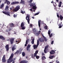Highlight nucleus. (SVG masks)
<instances>
[{"instance_id": "nucleus-34", "label": "nucleus", "mask_w": 63, "mask_h": 63, "mask_svg": "<svg viewBox=\"0 0 63 63\" xmlns=\"http://www.w3.org/2000/svg\"><path fill=\"white\" fill-rule=\"evenodd\" d=\"M62 24V22H59V23L58 24V25H61V24Z\"/></svg>"}, {"instance_id": "nucleus-4", "label": "nucleus", "mask_w": 63, "mask_h": 63, "mask_svg": "<svg viewBox=\"0 0 63 63\" xmlns=\"http://www.w3.org/2000/svg\"><path fill=\"white\" fill-rule=\"evenodd\" d=\"M29 17H30V15H27V16L26 17V19L27 20L29 24L30 23V20Z\"/></svg>"}, {"instance_id": "nucleus-58", "label": "nucleus", "mask_w": 63, "mask_h": 63, "mask_svg": "<svg viewBox=\"0 0 63 63\" xmlns=\"http://www.w3.org/2000/svg\"><path fill=\"white\" fill-rule=\"evenodd\" d=\"M62 27V26H60L59 27V28H61Z\"/></svg>"}, {"instance_id": "nucleus-24", "label": "nucleus", "mask_w": 63, "mask_h": 63, "mask_svg": "<svg viewBox=\"0 0 63 63\" xmlns=\"http://www.w3.org/2000/svg\"><path fill=\"white\" fill-rule=\"evenodd\" d=\"M38 53V50H36L35 52V53H34V55H37V54Z\"/></svg>"}, {"instance_id": "nucleus-29", "label": "nucleus", "mask_w": 63, "mask_h": 63, "mask_svg": "<svg viewBox=\"0 0 63 63\" xmlns=\"http://www.w3.org/2000/svg\"><path fill=\"white\" fill-rule=\"evenodd\" d=\"M49 47V46L48 45H47L46 46H45V49H47V48L48 47Z\"/></svg>"}, {"instance_id": "nucleus-36", "label": "nucleus", "mask_w": 63, "mask_h": 63, "mask_svg": "<svg viewBox=\"0 0 63 63\" xmlns=\"http://www.w3.org/2000/svg\"><path fill=\"white\" fill-rule=\"evenodd\" d=\"M11 5H15V4H16L15 3V2H13L11 3Z\"/></svg>"}, {"instance_id": "nucleus-23", "label": "nucleus", "mask_w": 63, "mask_h": 63, "mask_svg": "<svg viewBox=\"0 0 63 63\" xmlns=\"http://www.w3.org/2000/svg\"><path fill=\"white\" fill-rule=\"evenodd\" d=\"M60 18L61 21H62V20H63V17L62 16V15H60Z\"/></svg>"}, {"instance_id": "nucleus-17", "label": "nucleus", "mask_w": 63, "mask_h": 63, "mask_svg": "<svg viewBox=\"0 0 63 63\" xmlns=\"http://www.w3.org/2000/svg\"><path fill=\"white\" fill-rule=\"evenodd\" d=\"M55 57V56H54V55H51L49 57V58H50V59H53V58H54Z\"/></svg>"}, {"instance_id": "nucleus-56", "label": "nucleus", "mask_w": 63, "mask_h": 63, "mask_svg": "<svg viewBox=\"0 0 63 63\" xmlns=\"http://www.w3.org/2000/svg\"><path fill=\"white\" fill-rule=\"evenodd\" d=\"M8 35H10V32H8Z\"/></svg>"}, {"instance_id": "nucleus-45", "label": "nucleus", "mask_w": 63, "mask_h": 63, "mask_svg": "<svg viewBox=\"0 0 63 63\" xmlns=\"http://www.w3.org/2000/svg\"><path fill=\"white\" fill-rule=\"evenodd\" d=\"M13 9H14V7H13V6H12V7H11L10 8V10H13Z\"/></svg>"}, {"instance_id": "nucleus-14", "label": "nucleus", "mask_w": 63, "mask_h": 63, "mask_svg": "<svg viewBox=\"0 0 63 63\" xmlns=\"http://www.w3.org/2000/svg\"><path fill=\"white\" fill-rule=\"evenodd\" d=\"M39 40L40 42H44V41H45V40H44L43 38L39 39Z\"/></svg>"}, {"instance_id": "nucleus-33", "label": "nucleus", "mask_w": 63, "mask_h": 63, "mask_svg": "<svg viewBox=\"0 0 63 63\" xmlns=\"http://www.w3.org/2000/svg\"><path fill=\"white\" fill-rule=\"evenodd\" d=\"M34 57H35V56H36L37 59H39V58H40V57L38 56L34 55Z\"/></svg>"}, {"instance_id": "nucleus-41", "label": "nucleus", "mask_w": 63, "mask_h": 63, "mask_svg": "<svg viewBox=\"0 0 63 63\" xmlns=\"http://www.w3.org/2000/svg\"><path fill=\"white\" fill-rule=\"evenodd\" d=\"M49 36L50 37H51V36H52V33H51V34L49 35Z\"/></svg>"}, {"instance_id": "nucleus-52", "label": "nucleus", "mask_w": 63, "mask_h": 63, "mask_svg": "<svg viewBox=\"0 0 63 63\" xmlns=\"http://www.w3.org/2000/svg\"><path fill=\"white\" fill-rule=\"evenodd\" d=\"M53 41H52L51 42V44H53Z\"/></svg>"}, {"instance_id": "nucleus-11", "label": "nucleus", "mask_w": 63, "mask_h": 63, "mask_svg": "<svg viewBox=\"0 0 63 63\" xmlns=\"http://www.w3.org/2000/svg\"><path fill=\"white\" fill-rule=\"evenodd\" d=\"M5 1H6L4 2V4H6V2L7 4L8 5L10 4V2L9 1H8V0H5Z\"/></svg>"}, {"instance_id": "nucleus-64", "label": "nucleus", "mask_w": 63, "mask_h": 63, "mask_svg": "<svg viewBox=\"0 0 63 63\" xmlns=\"http://www.w3.org/2000/svg\"><path fill=\"white\" fill-rule=\"evenodd\" d=\"M13 61V62H12V63H15V61Z\"/></svg>"}, {"instance_id": "nucleus-40", "label": "nucleus", "mask_w": 63, "mask_h": 63, "mask_svg": "<svg viewBox=\"0 0 63 63\" xmlns=\"http://www.w3.org/2000/svg\"><path fill=\"white\" fill-rule=\"evenodd\" d=\"M39 13H40V12H38L36 14H34V16H36V15H39Z\"/></svg>"}, {"instance_id": "nucleus-61", "label": "nucleus", "mask_w": 63, "mask_h": 63, "mask_svg": "<svg viewBox=\"0 0 63 63\" xmlns=\"http://www.w3.org/2000/svg\"><path fill=\"white\" fill-rule=\"evenodd\" d=\"M42 55H45V54L44 53H42Z\"/></svg>"}, {"instance_id": "nucleus-57", "label": "nucleus", "mask_w": 63, "mask_h": 63, "mask_svg": "<svg viewBox=\"0 0 63 63\" xmlns=\"http://www.w3.org/2000/svg\"><path fill=\"white\" fill-rule=\"evenodd\" d=\"M16 58H15L14 59V61H15L16 60Z\"/></svg>"}, {"instance_id": "nucleus-1", "label": "nucleus", "mask_w": 63, "mask_h": 63, "mask_svg": "<svg viewBox=\"0 0 63 63\" xmlns=\"http://www.w3.org/2000/svg\"><path fill=\"white\" fill-rule=\"evenodd\" d=\"M33 32L34 34H35L37 36H38L39 34H40V32H38V30H36L35 28H34L33 29Z\"/></svg>"}, {"instance_id": "nucleus-15", "label": "nucleus", "mask_w": 63, "mask_h": 63, "mask_svg": "<svg viewBox=\"0 0 63 63\" xmlns=\"http://www.w3.org/2000/svg\"><path fill=\"white\" fill-rule=\"evenodd\" d=\"M30 47L31 46L30 44H28L27 47V50H29V48H30Z\"/></svg>"}, {"instance_id": "nucleus-31", "label": "nucleus", "mask_w": 63, "mask_h": 63, "mask_svg": "<svg viewBox=\"0 0 63 63\" xmlns=\"http://www.w3.org/2000/svg\"><path fill=\"white\" fill-rule=\"evenodd\" d=\"M10 27H13L14 26V24L13 23H12L10 24Z\"/></svg>"}, {"instance_id": "nucleus-35", "label": "nucleus", "mask_w": 63, "mask_h": 63, "mask_svg": "<svg viewBox=\"0 0 63 63\" xmlns=\"http://www.w3.org/2000/svg\"><path fill=\"white\" fill-rule=\"evenodd\" d=\"M20 3L21 4H22V3H23V4H24L25 3V1H21Z\"/></svg>"}, {"instance_id": "nucleus-7", "label": "nucleus", "mask_w": 63, "mask_h": 63, "mask_svg": "<svg viewBox=\"0 0 63 63\" xmlns=\"http://www.w3.org/2000/svg\"><path fill=\"white\" fill-rule=\"evenodd\" d=\"M3 13L6 15H8V16H10V12H6L5 11H3L2 12Z\"/></svg>"}, {"instance_id": "nucleus-2", "label": "nucleus", "mask_w": 63, "mask_h": 63, "mask_svg": "<svg viewBox=\"0 0 63 63\" xmlns=\"http://www.w3.org/2000/svg\"><path fill=\"white\" fill-rule=\"evenodd\" d=\"M39 43H40V42L39 41V40H37V44L36 45H33V49H34L38 48V47L39 45Z\"/></svg>"}, {"instance_id": "nucleus-38", "label": "nucleus", "mask_w": 63, "mask_h": 63, "mask_svg": "<svg viewBox=\"0 0 63 63\" xmlns=\"http://www.w3.org/2000/svg\"><path fill=\"white\" fill-rule=\"evenodd\" d=\"M22 27V30H24L25 29V27Z\"/></svg>"}, {"instance_id": "nucleus-46", "label": "nucleus", "mask_w": 63, "mask_h": 63, "mask_svg": "<svg viewBox=\"0 0 63 63\" xmlns=\"http://www.w3.org/2000/svg\"><path fill=\"white\" fill-rule=\"evenodd\" d=\"M26 44H28V40L26 41Z\"/></svg>"}, {"instance_id": "nucleus-53", "label": "nucleus", "mask_w": 63, "mask_h": 63, "mask_svg": "<svg viewBox=\"0 0 63 63\" xmlns=\"http://www.w3.org/2000/svg\"><path fill=\"white\" fill-rule=\"evenodd\" d=\"M14 17H16V16L15 15V14H14Z\"/></svg>"}, {"instance_id": "nucleus-13", "label": "nucleus", "mask_w": 63, "mask_h": 63, "mask_svg": "<svg viewBox=\"0 0 63 63\" xmlns=\"http://www.w3.org/2000/svg\"><path fill=\"white\" fill-rule=\"evenodd\" d=\"M38 26L39 27H40V26H41V20H39L38 22Z\"/></svg>"}, {"instance_id": "nucleus-55", "label": "nucleus", "mask_w": 63, "mask_h": 63, "mask_svg": "<svg viewBox=\"0 0 63 63\" xmlns=\"http://www.w3.org/2000/svg\"><path fill=\"white\" fill-rule=\"evenodd\" d=\"M33 25L31 24H30V26L31 27H32V25Z\"/></svg>"}, {"instance_id": "nucleus-5", "label": "nucleus", "mask_w": 63, "mask_h": 63, "mask_svg": "<svg viewBox=\"0 0 63 63\" xmlns=\"http://www.w3.org/2000/svg\"><path fill=\"white\" fill-rule=\"evenodd\" d=\"M2 62L5 63L6 62V60L5 59V55H3V57L2 59Z\"/></svg>"}, {"instance_id": "nucleus-21", "label": "nucleus", "mask_w": 63, "mask_h": 63, "mask_svg": "<svg viewBox=\"0 0 63 63\" xmlns=\"http://www.w3.org/2000/svg\"><path fill=\"white\" fill-rule=\"evenodd\" d=\"M9 6L7 5L5 9V10L6 11H8V10H9Z\"/></svg>"}, {"instance_id": "nucleus-60", "label": "nucleus", "mask_w": 63, "mask_h": 63, "mask_svg": "<svg viewBox=\"0 0 63 63\" xmlns=\"http://www.w3.org/2000/svg\"><path fill=\"white\" fill-rule=\"evenodd\" d=\"M27 44H26H26L25 45V47H26V46H27Z\"/></svg>"}, {"instance_id": "nucleus-54", "label": "nucleus", "mask_w": 63, "mask_h": 63, "mask_svg": "<svg viewBox=\"0 0 63 63\" xmlns=\"http://www.w3.org/2000/svg\"><path fill=\"white\" fill-rule=\"evenodd\" d=\"M10 41V38H9L7 40V41Z\"/></svg>"}, {"instance_id": "nucleus-22", "label": "nucleus", "mask_w": 63, "mask_h": 63, "mask_svg": "<svg viewBox=\"0 0 63 63\" xmlns=\"http://www.w3.org/2000/svg\"><path fill=\"white\" fill-rule=\"evenodd\" d=\"M24 25H25V24L24 23H23V22H22L21 25V27H23V26H24Z\"/></svg>"}, {"instance_id": "nucleus-47", "label": "nucleus", "mask_w": 63, "mask_h": 63, "mask_svg": "<svg viewBox=\"0 0 63 63\" xmlns=\"http://www.w3.org/2000/svg\"><path fill=\"white\" fill-rule=\"evenodd\" d=\"M48 35H50V31H48Z\"/></svg>"}, {"instance_id": "nucleus-30", "label": "nucleus", "mask_w": 63, "mask_h": 63, "mask_svg": "<svg viewBox=\"0 0 63 63\" xmlns=\"http://www.w3.org/2000/svg\"><path fill=\"white\" fill-rule=\"evenodd\" d=\"M36 8H37V7L35 6H33L32 7V9H34V10H36Z\"/></svg>"}, {"instance_id": "nucleus-28", "label": "nucleus", "mask_w": 63, "mask_h": 63, "mask_svg": "<svg viewBox=\"0 0 63 63\" xmlns=\"http://www.w3.org/2000/svg\"><path fill=\"white\" fill-rule=\"evenodd\" d=\"M62 4V2L60 1L59 3V5H58L59 7H61V4Z\"/></svg>"}, {"instance_id": "nucleus-50", "label": "nucleus", "mask_w": 63, "mask_h": 63, "mask_svg": "<svg viewBox=\"0 0 63 63\" xmlns=\"http://www.w3.org/2000/svg\"><path fill=\"white\" fill-rule=\"evenodd\" d=\"M46 49H44V52L45 53H47V50H46Z\"/></svg>"}, {"instance_id": "nucleus-32", "label": "nucleus", "mask_w": 63, "mask_h": 63, "mask_svg": "<svg viewBox=\"0 0 63 63\" xmlns=\"http://www.w3.org/2000/svg\"><path fill=\"white\" fill-rule=\"evenodd\" d=\"M4 3H2V4H1V8H3V7H4Z\"/></svg>"}, {"instance_id": "nucleus-44", "label": "nucleus", "mask_w": 63, "mask_h": 63, "mask_svg": "<svg viewBox=\"0 0 63 63\" xmlns=\"http://www.w3.org/2000/svg\"><path fill=\"white\" fill-rule=\"evenodd\" d=\"M44 28H45V29H47V26H45Z\"/></svg>"}, {"instance_id": "nucleus-43", "label": "nucleus", "mask_w": 63, "mask_h": 63, "mask_svg": "<svg viewBox=\"0 0 63 63\" xmlns=\"http://www.w3.org/2000/svg\"><path fill=\"white\" fill-rule=\"evenodd\" d=\"M15 4H19V2L17 1V2H15Z\"/></svg>"}, {"instance_id": "nucleus-10", "label": "nucleus", "mask_w": 63, "mask_h": 63, "mask_svg": "<svg viewBox=\"0 0 63 63\" xmlns=\"http://www.w3.org/2000/svg\"><path fill=\"white\" fill-rule=\"evenodd\" d=\"M28 61L26 60H23L22 61L20 62V63H28Z\"/></svg>"}, {"instance_id": "nucleus-59", "label": "nucleus", "mask_w": 63, "mask_h": 63, "mask_svg": "<svg viewBox=\"0 0 63 63\" xmlns=\"http://www.w3.org/2000/svg\"><path fill=\"white\" fill-rule=\"evenodd\" d=\"M32 1H33V0H31L30 1V2H31V3L32 2Z\"/></svg>"}, {"instance_id": "nucleus-25", "label": "nucleus", "mask_w": 63, "mask_h": 63, "mask_svg": "<svg viewBox=\"0 0 63 63\" xmlns=\"http://www.w3.org/2000/svg\"><path fill=\"white\" fill-rule=\"evenodd\" d=\"M42 36L43 37V38L44 39V40L45 42H47V39L46 37L44 36V35H42Z\"/></svg>"}, {"instance_id": "nucleus-62", "label": "nucleus", "mask_w": 63, "mask_h": 63, "mask_svg": "<svg viewBox=\"0 0 63 63\" xmlns=\"http://www.w3.org/2000/svg\"><path fill=\"white\" fill-rule=\"evenodd\" d=\"M30 11H33V10H32V9H30Z\"/></svg>"}, {"instance_id": "nucleus-26", "label": "nucleus", "mask_w": 63, "mask_h": 63, "mask_svg": "<svg viewBox=\"0 0 63 63\" xmlns=\"http://www.w3.org/2000/svg\"><path fill=\"white\" fill-rule=\"evenodd\" d=\"M35 39L34 38H33L32 39V40L31 41V43L32 45H33L34 44V40Z\"/></svg>"}, {"instance_id": "nucleus-39", "label": "nucleus", "mask_w": 63, "mask_h": 63, "mask_svg": "<svg viewBox=\"0 0 63 63\" xmlns=\"http://www.w3.org/2000/svg\"><path fill=\"white\" fill-rule=\"evenodd\" d=\"M22 55H25V53L24 52H22Z\"/></svg>"}, {"instance_id": "nucleus-18", "label": "nucleus", "mask_w": 63, "mask_h": 63, "mask_svg": "<svg viewBox=\"0 0 63 63\" xmlns=\"http://www.w3.org/2000/svg\"><path fill=\"white\" fill-rule=\"evenodd\" d=\"M14 55H11L9 59L11 60H13V57Z\"/></svg>"}, {"instance_id": "nucleus-16", "label": "nucleus", "mask_w": 63, "mask_h": 63, "mask_svg": "<svg viewBox=\"0 0 63 63\" xmlns=\"http://www.w3.org/2000/svg\"><path fill=\"white\" fill-rule=\"evenodd\" d=\"M16 48V47H15V46H14L12 47V50L13 51H14V50H15Z\"/></svg>"}, {"instance_id": "nucleus-51", "label": "nucleus", "mask_w": 63, "mask_h": 63, "mask_svg": "<svg viewBox=\"0 0 63 63\" xmlns=\"http://www.w3.org/2000/svg\"><path fill=\"white\" fill-rule=\"evenodd\" d=\"M53 5L54 7H56L57 5H55V4H53Z\"/></svg>"}, {"instance_id": "nucleus-20", "label": "nucleus", "mask_w": 63, "mask_h": 63, "mask_svg": "<svg viewBox=\"0 0 63 63\" xmlns=\"http://www.w3.org/2000/svg\"><path fill=\"white\" fill-rule=\"evenodd\" d=\"M19 53V51L18 50H17L14 53V55H17Z\"/></svg>"}, {"instance_id": "nucleus-6", "label": "nucleus", "mask_w": 63, "mask_h": 63, "mask_svg": "<svg viewBox=\"0 0 63 63\" xmlns=\"http://www.w3.org/2000/svg\"><path fill=\"white\" fill-rule=\"evenodd\" d=\"M10 41L11 44H12V45L13 44L14 42V38H11L10 39Z\"/></svg>"}, {"instance_id": "nucleus-49", "label": "nucleus", "mask_w": 63, "mask_h": 63, "mask_svg": "<svg viewBox=\"0 0 63 63\" xmlns=\"http://www.w3.org/2000/svg\"><path fill=\"white\" fill-rule=\"evenodd\" d=\"M30 6L31 7H32V6H33V3L31 4L30 5Z\"/></svg>"}, {"instance_id": "nucleus-42", "label": "nucleus", "mask_w": 63, "mask_h": 63, "mask_svg": "<svg viewBox=\"0 0 63 63\" xmlns=\"http://www.w3.org/2000/svg\"><path fill=\"white\" fill-rule=\"evenodd\" d=\"M56 63H60L59 61H58V60H56Z\"/></svg>"}, {"instance_id": "nucleus-27", "label": "nucleus", "mask_w": 63, "mask_h": 63, "mask_svg": "<svg viewBox=\"0 0 63 63\" xmlns=\"http://www.w3.org/2000/svg\"><path fill=\"white\" fill-rule=\"evenodd\" d=\"M46 58L45 56H43L41 58V59L42 60H45Z\"/></svg>"}, {"instance_id": "nucleus-37", "label": "nucleus", "mask_w": 63, "mask_h": 63, "mask_svg": "<svg viewBox=\"0 0 63 63\" xmlns=\"http://www.w3.org/2000/svg\"><path fill=\"white\" fill-rule=\"evenodd\" d=\"M25 13V11H23L22 10L21 11V13L22 14H24Z\"/></svg>"}, {"instance_id": "nucleus-8", "label": "nucleus", "mask_w": 63, "mask_h": 63, "mask_svg": "<svg viewBox=\"0 0 63 63\" xmlns=\"http://www.w3.org/2000/svg\"><path fill=\"white\" fill-rule=\"evenodd\" d=\"M9 45H6L5 47V48L6 49V50L7 51L9 50Z\"/></svg>"}, {"instance_id": "nucleus-48", "label": "nucleus", "mask_w": 63, "mask_h": 63, "mask_svg": "<svg viewBox=\"0 0 63 63\" xmlns=\"http://www.w3.org/2000/svg\"><path fill=\"white\" fill-rule=\"evenodd\" d=\"M57 16L58 17V18H59V16L58 15V14L57 13Z\"/></svg>"}, {"instance_id": "nucleus-19", "label": "nucleus", "mask_w": 63, "mask_h": 63, "mask_svg": "<svg viewBox=\"0 0 63 63\" xmlns=\"http://www.w3.org/2000/svg\"><path fill=\"white\" fill-rule=\"evenodd\" d=\"M55 53V51L53 50H51V51L50 52V53L51 54H53Z\"/></svg>"}, {"instance_id": "nucleus-12", "label": "nucleus", "mask_w": 63, "mask_h": 63, "mask_svg": "<svg viewBox=\"0 0 63 63\" xmlns=\"http://www.w3.org/2000/svg\"><path fill=\"white\" fill-rule=\"evenodd\" d=\"M13 61V60H11L10 59H9L7 61V63H11Z\"/></svg>"}, {"instance_id": "nucleus-63", "label": "nucleus", "mask_w": 63, "mask_h": 63, "mask_svg": "<svg viewBox=\"0 0 63 63\" xmlns=\"http://www.w3.org/2000/svg\"><path fill=\"white\" fill-rule=\"evenodd\" d=\"M19 53L20 54H21V51H19Z\"/></svg>"}, {"instance_id": "nucleus-9", "label": "nucleus", "mask_w": 63, "mask_h": 63, "mask_svg": "<svg viewBox=\"0 0 63 63\" xmlns=\"http://www.w3.org/2000/svg\"><path fill=\"white\" fill-rule=\"evenodd\" d=\"M0 39H2V41H5V38L2 35H0Z\"/></svg>"}, {"instance_id": "nucleus-3", "label": "nucleus", "mask_w": 63, "mask_h": 63, "mask_svg": "<svg viewBox=\"0 0 63 63\" xmlns=\"http://www.w3.org/2000/svg\"><path fill=\"white\" fill-rule=\"evenodd\" d=\"M19 9H20V6L19 5H17L16 7L13 10V12H17V11H18Z\"/></svg>"}]
</instances>
